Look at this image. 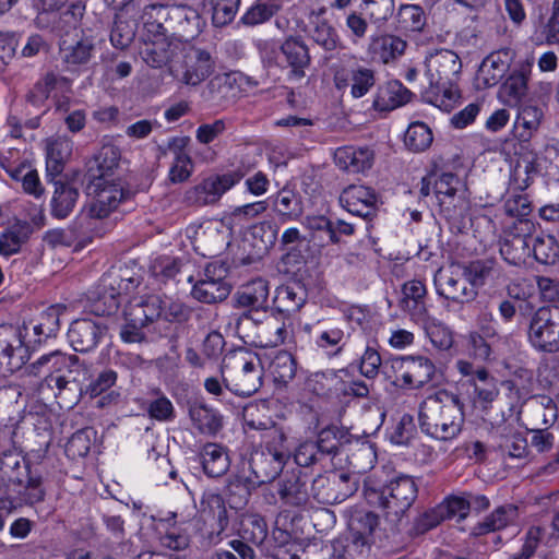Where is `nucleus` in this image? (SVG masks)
I'll return each mask as SVG.
<instances>
[{"instance_id":"f257e3e1","label":"nucleus","mask_w":559,"mask_h":559,"mask_svg":"<svg viewBox=\"0 0 559 559\" xmlns=\"http://www.w3.org/2000/svg\"><path fill=\"white\" fill-rule=\"evenodd\" d=\"M418 420L427 436L440 441L452 440L462 431L463 404L456 394L439 390L421 402Z\"/></svg>"},{"instance_id":"f03ea898","label":"nucleus","mask_w":559,"mask_h":559,"mask_svg":"<svg viewBox=\"0 0 559 559\" xmlns=\"http://www.w3.org/2000/svg\"><path fill=\"white\" fill-rule=\"evenodd\" d=\"M429 86L424 98L443 111L450 112L461 97L454 81L462 70L460 57L452 50L442 49L426 59Z\"/></svg>"},{"instance_id":"7ed1b4c3","label":"nucleus","mask_w":559,"mask_h":559,"mask_svg":"<svg viewBox=\"0 0 559 559\" xmlns=\"http://www.w3.org/2000/svg\"><path fill=\"white\" fill-rule=\"evenodd\" d=\"M26 370L35 377L44 376V382L53 391L61 407L71 408L76 404L79 386L70 374L79 370L78 356L55 350L39 357Z\"/></svg>"},{"instance_id":"20e7f679","label":"nucleus","mask_w":559,"mask_h":559,"mask_svg":"<svg viewBox=\"0 0 559 559\" xmlns=\"http://www.w3.org/2000/svg\"><path fill=\"white\" fill-rule=\"evenodd\" d=\"M418 488L411 476H399L381 490L366 489L365 496L369 503L378 504L385 520L397 525L405 516L417 498Z\"/></svg>"},{"instance_id":"39448f33","label":"nucleus","mask_w":559,"mask_h":559,"mask_svg":"<svg viewBox=\"0 0 559 559\" xmlns=\"http://www.w3.org/2000/svg\"><path fill=\"white\" fill-rule=\"evenodd\" d=\"M264 358L249 354L235 355L221 368L226 390L239 396H250L262 385Z\"/></svg>"},{"instance_id":"423d86ee","label":"nucleus","mask_w":559,"mask_h":559,"mask_svg":"<svg viewBox=\"0 0 559 559\" xmlns=\"http://www.w3.org/2000/svg\"><path fill=\"white\" fill-rule=\"evenodd\" d=\"M36 486L41 492L39 503L46 500L47 490L40 474L32 472L29 462L13 450L2 451L0 454V487L20 496L26 487Z\"/></svg>"},{"instance_id":"0eeeda50","label":"nucleus","mask_w":559,"mask_h":559,"mask_svg":"<svg viewBox=\"0 0 559 559\" xmlns=\"http://www.w3.org/2000/svg\"><path fill=\"white\" fill-rule=\"evenodd\" d=\"M379 524L378 515L359 512L349 521V532L332 543L338 559H364L371 546V536Z\"/></svg>"},{"instance_id":"6e6552de","label":"nucleus","mask_w":559,"mask_h":559,"mask_svg":"<svg viewBox=\"0 0 559 559\" xmlns=\"http://www.w3.org/2000/svg\"><path fill=\"white\" fill-rule=\"evenodd\" d=\"M433 191L440 206V212L448 221L462 219L467 210L468 202L462 180L453 173H436Z\"/></svg>"},{"instance_id":"1a4fd4ad","label":"nucleus","mask_w":559,"mask_h":559,"mask_svg":"<svg viewBox=\"0 0 559 559\" xmlns=\"http://www.w3.org/2000/svg\"><path fill=\"white\" fill-rule=\"evenodd\" d=\"M528 340L540 352H559V307L543 306L533 313Z\"/></svg>"},{"instance_id":"9d476101","label":"nucleus","mask_w":559,"mask_h":559,"mask_svg":"<svg viewBox=\"0 0 559 559\" xmlns=\"http://www.w3.org/2000/svg\"><path fill=\"white\" fill-rule=\"evenodd\" d=\"M358 486L357 477L343 471H331L313 479V498L323 504H335L350 497Z\"/></svg>"},{"instance_id":"9b49d317","label":"nucleus","mask_w":559,"mask_h":559,"mask_svg":"<svg viewBox=\"0 0 559 559\" xmlns=\"http://www.w3.org/2000/svg\"><path fill=\"white\" fill-rule=\"evenodd\" d=\"M87 192L94 195V201L88 206L86 216L97 219L107 217L131 195L117 178L99 180V185L88 181Z\"/></svg>"},{"instance_id":"f8f14e48","label":"nucleus","mask_w":559,"mask_h":559,"mask_svg":"<svg viewBox=\"0 0 559 559\" xmlns=\"http://www.w3.org/2000/svg\"><path fill=\"white\" fill-rule=\"evenodd\" d=\"M243 174L230 171L223 175H211L200 183L186 190L182 202L188 206H205L215 204L222 195L241 180Z\"/></svg>"},{"instance_id":"ddd939ff","label":"nucleus","mask_w":559,"mask_h":559,"mask_svg":"<svg viewBox=\"0 0 559 559\" xmlns=\"http://www.w3.org/2000/svg\"><path fill=\"white\" fill-rule=\"evenodd\" d=\"M265 449L267 454L262 453L251 463L253 476L239 477L235 483L230 484V490L240 487L246 490L245 502L251 490L258 486L275 481L280 476V449L274 441H266Z\"/></svg>"},{"instance_id":"4468645a","label":"nucleus","mask_w":559,"mask_h":559,"mask_svg":"<svg viewBox=\"0 0 559 559\" xmlns=\"http://www.w3.org/2000/svg\"><path fill=\"white\" fill-rule=\"evenodd\" d=\"M394 381L408 388H420L428 383L435 372L433 362L424 356H406L394 358L391 361Z\"/></svg>"},{"instance_id":"2eb2a0df","label":"nucleus","mask_w":559,"mask_h":559,"mask_svg":"<svg viewBox=\"0 0 559 559\" xmlns=\"http://www.w3.org/2000/svg\"><path fill=\"white\" fill-rule=\"evenodd\" d=\"M185 17L183 11L178 7L163 3H151L144 7L142 21L144 34L153 36H175L177 22Z\"/></svg>"},{"instance_id":"dca6fc26","label":"nucleus","mask_w":559,"mask_h":559,"mask_svg":"<svg viewBox=\"0 0 559 559\" xmlns=\"http://www.w3.org/2000/svg\"><path fill=\"white\" fill-rule=\"evenodd\" d=\"M29 357L21 333L12 326H0V370L13 373L22 369Z\"/></svg>"},{"instance_id":"f3484780","label":"nucleus","mask_w":559,"mask_h":559,"mask_svg":"<svg viewBox=\"0 0 559 559\" xmlns=\"http://www.w3.org/2000/svg\"><path fill=\"white\" fill-rule=\"evenodd\" d=\"M120 283L116 273H106L102 276L95 288L88 292L87 307L92 313L98 317L115 314L121 304V298L115 289Z\"/></svg>"},{"instance_id":"a211bd4d","label":"nucleus","mask_w":559,"mask_h":559,"mask_svg":"<svg viewBox=\"0 0 559 559\" xmlns=\"http://www.w3.org/2000/svg\"><path fill=\"white\" fill-rule=\"evenodd\" d=\"M437 293L447 299L455 302H469L474 300L478 292L467 285L463 275V270L450 267L448 270H438L435 276Z\"/></svg>"},{"instance_id":"6ab92c4d","label":"nucleus","mask_w":559,"mask_h":559,"mask_svg":"<svg viewBox=\"0 0 559 559\" xmlns=\"http://www.w3.org/2000/svg\"><path fill=\"white\" fill-rule=\"evenodd\" d=\"M333 82L338 91L350 88L354 98L365 96L376 84V72L370 68L355 66L340 67L334 71Z\"/></svg>"},{"instance_id":"aec40b11","label":"nucleus","mask_w":559,"mask_h":559,"mask_svg":"<svg viewBox=\"0 0 559 559\" xmlns=\"http://www.w3.org/2000/svg\"><path fill=\"white\" fill-rule=\"evenodd\" d=\"M515 53L511 48H501L490 52L480 63L477 71V85L481 88L496 86L508 73Z\"/></svg>"},{"instance_id":"412c9836","label":"nucleus","mask_w":559,"mask_h":559,"mask_svg":"<svg viewBox=\"0 0 559 559\" xmlns=\"http://www.w3.org/2000/svg\"><path fill=\"white\" fill-rule=\"evenodd\" d=\"M121 159L120 148L111 140H104L102 146L88 163L86 178L99 185V180L116 178Z\"/></svg>"},{"instance_id":"4be33fe9","label":"nucleus","mask_w":559,"mask_h":559,"mask_svg":"<svg viewBox=\"0 0 559 559\" xmlns=\"http://www.w3.org/2000/svg\"><path fill=\"white\" fill-rule=\"evenodd\" d=\"M242 417L249 427L261 430L273 429V433L276 435L280 399L271 397L249 403L242 409Z\"/></svg>"},{"instance_id":"5701e85b","label":"nucleus","mask_w":559,"mask_h":559,"mask_svg":"<svg viewBox=\"0 0 559 559\" xmlns=\"http://www.w3.org/2000/svg\"><path fill=\"white\" fill-rule=\"evenodd\" d=\"M73 81L61 73L49 70L45 72L26 94V100L34 106H41L55 94H70Z\"/></svg>"},{"instance_id":"b1692460","label":"nucleus","mask_w":559,"mask_h":559,"mask_svg":"<svg viewBox=\"0 0 559 559\" xmlns=\"http://www.w3.org/2000/svg\"><path fill=\"white\" fill-rule=\"evenodd\" d=\"M215 61L204 49L192 47L186 55L185 71L179 81L189 86H197L213 74Z\"/></svg>"},{"instance_id":"393cba45","label":"nucleus","mask_w":559,"mask_h":559,"mask_svg":"<svg viewBox=\"0 0 559 559\" xmlns=\"http://www.w3.org/2000/svg\"><path fill=\"white\" fill-rule=\"evenodd\" d=\"M170 37L144 34L140 55L147 66L160 69L173 60L178 46L173 43Z\"/></svg>"},{"instance_id":"a878e982","label":"nucleus","mask_w":559,"mask_h":559,"mask_svg":"<svg viewBox=\"0 0 559 559\" xmlns=\"http://www.w3.org/2000/svg\"><path fill=\"white\" fill-rule=\"evenodd\" d=\"M188 415L191 424L199 433L214 437L223 428L224 418L218 411L207 405L202 400H189L187 402Z\"/></svg>"},{"instance_id":"bb28decb","label":"nucleus","mask_w":559,"mask_h":559,"mask_svg":"<svg viewBox=\"0 0 559 559\" xmlns=\"http://www.w3.org/2000/svg\"><path fill=\"white\" fill-rule=\"evenodd\" d=\"M106 329L91 319H79L71 323L68 340L75 352L93 350L103 337Z\"/></svg>"},{"instance_id":"cd10ccee","label":"nucleus","mask_w":559,"mask_h":559,"mask_svg":"<svg viewBox=\"0 0 559 559\" xmlns=\"http://www.w3.org/2000/svg\"><path fill=\"white\" fill-rule=\"evenodd\" d=\"M307 481L300 475H293L286 479L282 487V514L290 519V526H295L301 520L299 508L307 502Z\"/></svg>"},{"instance_id":"c85d7f7f","label":"nucleus","mask_w":559,"mask_h":559,"mask_svg":"<svg viewBox=\"0 0 559 559\" xmlns=\"http://www.w3.org/2000/svg\"><path fill=\"white\" fill-rule=\"evenodd\" d=\"M341 204L352 214L369 218L376 211L377 197L365 186H349L340 195Z\"/></svg>"},{"instance_id":"c756f323","label":"nucleus","mask_w":559,"mask_h":559,"mask_svg":"<svg viewBox=\"0 0 559 559\" xmlns=\"http://www.w3.org/2000/svg\"><path fill=\"white\" fill-rule=\"evenodd\" d=\"M124 324L120 330V337L126 343H141L145 341L146 334L144 329L150 325V321L138 302L132 297L123 310Z\"/></svg>"},{"instance_id":"7c9ffc66","label":"nucleus","mask_w":559,"mask_h":559,"mask_svg":"<svg viewBox=\"0 0 559 559\" xmlns=\"http://www.w3.org/2000/svg\"><path fill=\"white\" fill-rule=\"evenodd\" d=\"M501 274V267L493 258L478 259L463 265V275L475 290L499 280Z\"/></svg>"},{"instance_id":"2f4dec72","label":"nucleus","mask_w":559,"mask_h":559,"mask_svg":"<svg viewBox=\"0 0 559 559\" xmlns=\"http://www.w3.org/2000/svg\"><path fill=\"white\" fill-rule=\"evenodd\" d=\"M95 51V45L91 37L83 36L73 44L63 40L60 44V56L64 69L69 72H75L81 67L86 66Z\"/></svg>"},{"instance_id":"473e14b6","label":"nucleus","mask_w":559,"mask_h":559,"mask_svg":"<svg viewBox=\"0 0 559 559\" xmlns=\"http://www.w3.org/2000/svg\"><path fill=\"white\" fill-rule=\"evenodd\" d=\"M403 297L400 307L407 312L413 320L424 321L427 318L426 294L427 289L423 282L413 280L403 285Z\"/></svg>"},{"instance_id":"72a5a7b5","label":"nucleus","mask_w":559,"mask_h":559,"mask_svg":"<svg viewBox=\"0 0 559 559\" xmlns=\"http://www.w3.org/2000/svg\"><path fill=\"white\" fill-rule=\"evenodd\" d=\"M373 152L368 147L343 146L334 153L335 164L352 174L364 173L373 164Z\"/></svg>"},{"instance_id":"f704fd0d","label":"nucleus","mask_w":559,"mask_h":559,"mask_svg":"<svg viewBox=\"0 0 559 559\" xmlns=\"http://www.w3.org/2000/svg\"><path fill=\"white\" fill-rule=\"evenodd\" d=\"M407 43L399 36L384 34L372 37L368 53L373 61L389 63L404 55Z\"/></svg>"},{"instance_id":"c9c22d12","label":"nucleus","mask_w":559,"mask_h":559,"mask_svg":"<svg viewBox=\"0 0 559 559\" xmlns=\"http://www.w3.org/2000/svg\"><path fill=\"white\" fill-rule=\"evenodd\" d=\"M493 436L498 439V449L502 455L511 459H523L527 455L526 438L511 425H498L493 429Z\"/></svg>"},{"instance_id":"e433bc0d","label":"nucleus","mask_w":559,"mask_h":559,"mask_svg":"<svg viewBox=\"0 0 559 559\" xmlns=\"http://www.w3.org/2000/svg\"><path fill=\"white\" fill-rule=\"evenodd\" d=\"M526 416L531 428H548L557 420V406L549 396H533L526 403Z\"/></svg>"},{"instance_id":"4c0bfd02","label":"nucleus","mask_w":559,"mask_h":559,"mask_svg":"<svg viewBox=\"0 0 559 559\" xmlns=\"http://www.w3.org/2000/svg\"><path fill=\"white\" fill-rule=\"evenodd\" d=\"M269 285L267 282L258 278L243 285L236 292L233 299L237 307L251 308L254 310H269L267 305Z\"/></svg>"},{"instance_id":"58836bf2","label":"nucleus","mask_w":559,"mask_h":559,"mask_svg":"<svg viewBox=\"0 0 559 559\" xmlns=\"http://www.w3.org/2000/svg\"><path fill=\"white\" fill-rule=\"evenodd\" d=\"M544 119V111L535 105L520 107L513 126V134L521 142L530 141L538 131Z\"/></svg>"},{"instance_id":"ea45409f","label":"nucleus","mask_w":559,"mask_h":559,"mask_svg":"<svg viewBox=\"0 0 559 559\" xmlns=\"http://www.w3.org/2000/svg\"><path fill=\"white\" fill-rule=\"evenodd\" d=\"M471 510V503L463 497H449L437 509L425 514L424 520L428 528L437 526L445 519H464Z\"/></svg>"},{"instance_id":"a19ab883","label":"nucleus","mask_w":559,"mask_h":559,"mask_svg":"<svg viewBox=\"0 0 559 559\" xmlns=\"http://www.w3.org/2000/svg\"><path fill=\"white\" fill-rule=\"evenodd\" d=\"M41 492L36 486L26 487L20 496L5 495L0 497V532L5 526L7 518L23 507L34 508L39 503Z\"/></svg>"},{"instance_id":"79ce46f5","label":"nucleus","mask_w":559,"mask_h":559,"mask_svg":"<svg viewBox=\"0 0 559 559\" xmlns=\"http://www.w3.org/2000/svg\"><path fill=\"white\" fill-rule=\"evenodd\" d=\"M200 455L203 471L209 477H221L229 469L228 453L224 447L217 443H206Z\"/></svg>"},{"instance_id":"37998d69","label":"nucleus","mask_w":559,"mask_h":559,"mask_svg":"<svg viewBox=\"0 0 559 559\" xmlns=\"http://www.w3.org/2000/svg\"><path fill=\"white\" fill-rule=\"evenodd\" d=\"M412 95L400 81H389L379 88L373 105L378 110H392L408 103Z\"/></svg>"},{"instance_id":"c03bdc74","label":"nucleus","mask_w":559,"mask_h":559,"mask_svg":"<svg viewBox=\"0 0 559 559\" xmlns=\"http://www.w3.org/2000/svg\"><path fill=\"white\" fill-rule=\"evenodd\" d=\"M528 70L521 68L513 71L501 84L498 95L509 106L518 105L527 94Z\"/></svg>"},{"instance_id":"a18cd8bd","label":"nucleus","mask_w":559,"mask_h":559,"mask_svg":"<svg viewBox=\"0 0 559 559\" xmlns=\"http://www.w3.org/2000/svg\"><path fill=\"white\" fill-rule=\"evenodd\" d=\"M284 535L282 531V559H335L332 544H310L301 547L297 543L286 542Z\"/></svg>"},{"instance_id":"49530a36","label":"nucleus","mask_w":559,"mask_h":559,"mask_svg":"<svg viewBox=\"0 0 559 559\" xmlns=\"http://www.w3.org/2000/svg\"><path fill=\"white\" fill-rule=\"evenodd\" d=\"M32 227L27 222L17 221L0 235V254L11 257L20 252L31 237Z\"/></svg>"},{"instance_id":"de8ad7c7","label":"nucleus","mask_w":559,"mask_h":559,"mask_svg":"<svg viewBox=\"0 0 559 559\" xmlns=\"http://www.w3.org/2000/svg\"><path fill=\"white\" fill-rule=\"evenodd\" d=\"M79 199V191L68 182L55 181V191L51 199V215L63 219L73 211Z\"/></svg>"},{"instance_id":"09e8293b","label":"nucleus","mask_w":559,"mask_h":559,"mask_svg":"<svg viewBox=\"0 0 559 559\" xmlns=\"http://www.w3.org/2000/svg\"><path fill=\"white\" fill-rule=\"evenodd\" d=\"M518 507L504 504L495 509L484 521L479 522L474 532L476 535H484L490 532L502 530L513 524L518 519Z\"/></svg>"},{"instance_id":"8fccbe9b","label":"nucleus","mask_w":559,"mask_h":559,"mask_svg":"<svg viewBox=\"0 0 559 559\" xmlns=\"http://www.w3.org/2000/svg\"><path fill=\"white\" fill-rule=\"evenodd\" d=\"M231 290L229 282H209L198 280L192 286L191 295L203 304H216L225 300Z\"/></svg>"},{"instance_id":"3c124183","label":"nucleus","mask_w":559,"mask_h":559,"mask_svg":"<svg viewBox=\"0 0 559 559\" xmlns=\"http://www.w3.org/2000/svg\"><path fill=\"white\" fill-rule=\"evenodd\" d=\"M199 511L205 521H216L221 530H224L228 524L224 498L217 492L211 490L205 491L202 495Z\"/></svg>"},{"instance_id":"603ef678","label":"nucleus","mask_w":559,"mask_h":559,"mask_svg":"<svg viewBox=\"0 0 559 559\" xmlns=\"http://www.w3.org/2000/svg\"><path fill=\"white\" fill-rule=\"evenodd\" d=\"M282 52L286 56L292 68L290 75L297 79L304 76V69L309 64L310 57L306 45L297 38H289L282 45Z\"/></svg>"},{"instance_id":"864d4df0","label":"nucleus","mask_w":559,"mask_h":559,"mask_svg":"<svg viewBox=\"0 0 559 559\" xmlns=\"http://www.w3.org/2000/svg\"><path fill=\"white\" fill-rule=\"evenodd\" d=\"M427 25V15L418 4H403L397 12V28L407 33H421Z\"/></svg>"},{"instance_id":"5fc2aeb1","label":"nucleus","mask_w":559,"mask_h":559,"mask_svg":"<svg viewBox=\"0 0 559 559\" xmlns=\"http://www.w3.org/2000/svg\"><path fill=\"white\" fill-rule=\"evenodd\" d=\"M532 253L537 262L552 265L559 261V241L552 235L540 233L533 239Z\"/></svg>"},{"instance_id":"6e6d98bb","label":"nucleus","mask_w":559,"mask_h":559,"mask_svg":"<svg viewBox=\"0 0 559 559\" xmlns=\"http://www.w3.org/2000/svg\"><path fill=\"white\" fill-rule=\"evenodd\" d=\"M347 457L353 467V473H350L353 477L371 469L377 462L374 447L368 441L356 443Z\"/></svg>"},{"instance_id":"4d7b16f0","label":"nucleus","mask_w":559,"mask_h":559,"mask_svg":"<svg viewBox=\"0 0 559 559\" xmlns=\"http://www.w3.org/2000/svg\"><path fill=\"white\" fill-rule=\"evenodd\" d=\"M500 254L511 265H521L531 254L530 241L506 235L500 242Z\"/></svg>"},{"instance_id":"13d9d810","label":"nucleus","mask_w":559,"mask_h":559,"mask_svg":"<svg viewBox=\"0 0 559 559\" xmlns=\"http://www.w3.org/2000/svg\"><path fill=\"white\" fill-rule=\"evenodd\" d=\"M433 141L431 129L424 122L416 121L408 126L404 143L409 151L424 152L430 147Z\"/></svg>"},{"instance_id":"bf43d9fd","label":"nucleus","mask_w":559,"mask_h":559,"mask_svg":"<svg viewBox=\"0 0 559 559\" xmlns=\"http://www.w3.org/2000/svg\"><path fill=\"white\" fill-rule=\"evenodd\" d=\"M240 0H203L202 12L212 15L217 25L229 23L238 9Z\"/></svg>"},{"instance_id":"052dcab7","label":"nucleus","mask_w":559,"mask_h":559,"mask_svg":"<svg viewBox=\"0 0 559 559\" xmlns=\"http://www.w3.org/2000/svg\"><path fill=\"white\" fill-rule=\"evenodd\" d=\"M86 13V2L84 0H76L71 2L59 15L58 28L68 33L70 29L79 27L88 29L84 22Z\"/></svg>"},{"instance_id":"680f3d73","label":"nucleus","mask_w":559,"mask_h":559,"mask_svg":"<svg viewBox=\"0 0 559 559\" xmlns=\"http://www.w3.org/2000/svg\"><path fill=\"white\" fill-rule=\"evenodd\" d=\"M340 433L336 427H328L322 429L318 435L317 441H313L323 462L330 460L333 464V459L340 453Z\"/></svg>"},{"instance_id":"e2e57ef3","label":"nucleus","mask_w":559,"mask_h":559,"mask_svg":"<svg viewBox=\"0 0 559 559\" xmlns=\"http://www.w3.org/2000/svg\"><path fill=\"white\" fill-rule=\"evenodd\" d=\"M240 536L243 540L250 542L258 546H264L266 550L267 544V525L264 519L259 516H250L241 524Z\"/></svg>"},{"instance_id":"0e129e2a","label":"nucleus","mask_w":559,"mask_h":559,"mask_svg":"<svg viewBox=\"0 0 559 559\" xmlns=\"http://www.w3.org/2000/svg\"><path fill=\"white\" fill-rule=\"evenodd\" d=\"M225 246V239L218 229H207L195 237V250L205 258L217 255Z\"/></svg>"},{"instance_id":"69168bd1","label":"nucleus","mask_w":559,"mask_h":559,"mask_svg":"<svg viewBox=\"0 0 559 559\" xmlns=\"http://www.w3.org/2000/svg\"><path fill=\"white\" fill-rule=\"evenodd\" d=\"M253 246L259 253L267 252L276 245L277 225L272 222H261L252 227Z\"/></svg>"},{"instance_id":"338daca9","label":"nucleus","mask_w":559,"mask_h":559,"mask_svg":"<svg viewBox=\"0 0 559 559\" xmlns=\"http://www.w3.org/2000/svg\"><path fill=\"white\" fill-rule=\"evenodd\" d=\"M278 9L280 0H258L242 16V21L247 25H257L267 21Z\"/></svg>"},{"instance_id":"774afa93","label":"nucleus","mask_w":559,"mask_h":559,"mask_svg":"<svg viewBox=\"0 0 559 559\" xmlns=\"http://www.w3.org/2000/svg\"><path fill=\"white\" fill-rule=\"evenodd\" d=\"M313 40L326 51L335 50L341 46L336 29L326 21L318 23L312 32Z\"/></svg>"}]
</instances>
